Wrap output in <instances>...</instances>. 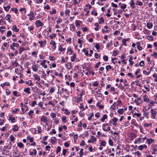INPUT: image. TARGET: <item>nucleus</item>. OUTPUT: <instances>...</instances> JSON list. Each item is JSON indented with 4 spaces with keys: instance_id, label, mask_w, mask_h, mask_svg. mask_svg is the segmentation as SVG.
Returning a JSON list of instances; mask_svg holds the SVG:
<instances>
[{
    "instance_id": "f257e3e1",
    "label": "nucleus",
    "mask_w": 157,
    "mask_h": 157,
    "mask_svg": "<svg viewBox=\"0 0 157 157\" xmlns=\"http://www.w3.org/2000/svg\"><path fill=\"white\" fill-rule=\"evenodd\" d=\"M47 117L44 115L42 116L40 118V121L41 122H43L46 123V124L47 125V122H48V120Z\"/></svg>"
},
{
    "instance_id": "f03ea898",
    "label": "nucleus",
    "mask_w": 157,
    "mask_h": 157,
    "mask_svg": "<svg viewBox=\"0 0 157 157\" xmlns=\"http://www.w3.org/2000/svg\"><path fill=\"white\" fill-rule=\"evenodd\" d=\"M151 117L153 119H155V116L156 115V114L157 113V112L155 111L154 109H152L151 110Z\"/></svg>"
},
{
    "instance_id": "7ed1b4c3",
    "label": "nucleus",
    "mask_w": 157,
    "mask_h": 157,
    "mask_svg": "<svg viewBox=\"0 0 157 157\" xmlns=\"http://www.w3.org/2000/svg\"><path fill=\"white\" fill-rule=\"evenodd\" d=\"M38 43L40 44V47L41 48H43L46 44V40H44V41L42 40L38 42Z\"/></svg>"
},
{
    "instance_id": "20e7f679",
    "label": "nucleus",
    "mask_w": 157,
    "mask_h": 157,
    "mask_svg": "<svg viewBox=\"0 0 157 157\" xmlns=\"http://www.w3.org/2000/svg\"><path fill=\"white\" fill-rule=\"evenodd\" d=\"M28 16L30 17L29 18V20L32 21L34 19V13L33 12L30 11V13L28 14Z\"/></svg>"
},
{
    "instance_id": "39448f33",
    "label": "nucleus",
    "mask_w": 157,
    "mask_h": 157,
    "mask_svg": "<svg viewBox=\"0 0 157 157\" xmlns=\"http://www.w3.org/2000/svg\"><path fill=\"white\" fill-rule=\"evenodd\" d=\"M38 66L37 64L33 65L32 66V70L35 72H36L38 70Z\"/></svg>"
},
{
    "instance_id": "423d86ee",
    "label": "nucleus",
    "mask_w": 157,
    "mask_h": 157,
    "mask_svg": "<svg viewBox=\"0 0 157 157\" xmlns=\"http://www.w3.org/2000/svg\"><path fill=\"white\" fill-rule=\"evenodd\" d=\"M63 45L62 44H60L59 45L58 48V50L60 51L61 52H65L66 50L65 48H63Z\"/></svg>"
},
{
    "instance_id": "0eeeda50",
    "label": "nucleus",
    "mask_w": 157,
    "mask_h": 157,
    "mask_svg": "<svg viewBox=\"0 0 157 157\" xmlns=\"http://www.w3.org/2000/svg\"><path fill=\"white\" fill-rule=\"evenodd\" d=\"M8 120L11 121L12 123H14L15 121V118L12 115H10L9 116Z\"/></svg>"
},
{
    "instance_id": "6e6552de",
    "label": "nucleus",
    "mask_w": 157,
    "mask_h": 157,
    "mask_svg": "<svg viewBox=\"0 0 157 157\" xmlns=\"http://www.w3.org/2000/svg\"><path fill=\"white\" fill-rule=\"evenodd\" d=\"M35 24L37 28L42 26L43 25V23L39 20H37L35 22Z\"/></svg>"
},
{
    "instance_id": "1a4fd4ad",
    "label": "nucleus",
    "mask_w": 157,
    "mask_h": 157,
    "mask_svg": "<svg viewBox=\"0 0 157 157\" xmlns=\"http://www.w3.org/2000/svg\"><path fill=\"white\" fill-rule=\"evenodd\" d=\"M143 100L144 101L149 102L150 101L147 95H145L143 96Z\"/></svg>"
},
{
    "instance_id": "9d476101",
    "label": "nucleus",
    "mask_w": 157,
    "mask_h": 157,
    "mask_svg": "<svg viewBox=\"0 0 157 157\" xmlns=\"http://www.w3.org/2000/svg\"><path fill=\"white\" fill-rule=\"evenodd\" d=\"M113 124L115 126H116L117 124V122L118 121V119L117 118L114 117L112 119Z\"/></svg>"
},
{
    "instance_id": "9b49d317",
    "label": "nucleus",
    "mask_w": 157,
    "mask_h": 157,
    "mask_svg": "<svg viewBox=\"0 0 157 157\" xmlns=\"http://www.w3.org/2000/svg\"><path fill=\"white\" fill-rule=\"evenodd\" d=\"M46 62L45 60H43L40 63V65L45 68H47V66L46 64Z\"/></svg>"
},
{
    "instance_id": "f8f14e48",
    "label": "nucleus",
    "mask_w": 157,
    "mask_h": 157,
    "mask_svg": "<svg viewBox=\"0 0 157 157\" xmlns=\"http://www.w3.org/2000/svg\"><path fill=\"white\" fill-rule=\"evenodd\" d=\"M33 76L34 78V79L35 80L37 81H40V78L37 74H35L33 75Z\"/></svg>"
},
{
    "instance_id": "ddd939ff",
    "label": "nucleus",
    "mask_w": 157,
    "mask_h": 157,
    "mask_svg": "<svg viewBox=\"0 0 157 157\" xmlns=\"http://www.w3.org/2000/svg\"><path fill=\"white\" fill-rule=\"evenodd\" d=\"M147 26L148 29H151L153 27V24L151 22H148L147 23Z\"/></svg>"
},
{
    "instance_id": "4468645a",
    "label": "nucleus",
    "mask_w": 157,
    "mask_h": 157,
    "mask_svg": "<svg viewBox=\"0 0 157 157\" xmlns=\"http://www.w3.org/2000/svg\"><path fill=\"white\" fill-rule=\"evenodd\" d=\"M76 54L75 53L71 56V62H73L74 61L75 59H76Z\"/></svg>"
},
{
    "instance_id": "2eb2a0df",
    "label": "nucleus",
    "mask_w": 157,
    "mask_h": 157,
    "mask_svg": "<svg viewBox=\"0 0 157 157\" xmlns=\"http://www.w3.org/2000/svg\"><path fill=\"white\" fill-rule=\"evenodd\" d=\"M67 50L68 52V54L69 55H71L73 52V51L71 50V48L70 47H68Z\"/></svg>"
},
{
    "instance_id": "dca6fc26",
    "label": "nucleus",
    "mask_w": 157,
    "mask_h": 157,
    "mask_svg": "<svg viewBox=\"0 0 157 157\" xmlns=\"http://www.w3.org/2000/svg\"><path fill=\"white\" fill-rule=\"evenodd\" d=\"M96 106H98L100 109H103L104 108V106L101 104L100 102H98L97 103Z\"/></svg>"
},
{
    "instance_id": "f3484780",
    "label": "nucleus",
    "mask_w": 157,
    "mask_h": 157,
    "mask_svg": "<svg viewBox=\"0 0 157 157\" xmlns=\"http://www.w3.org/2000/svg\"><path fill=\"white\" fill-rule=\"evenodd\" d=\"M154 141V140L151 138H148L147 139V142L148 144H150Z\"/></svg>"
},
{
    "instance_id": "a211bd4d",
    "label": "nucleus",
    "mask_w": 157,
    "mask_h": 157,
    "mask_svg": "<svg viewBox=\"0 0 157 157\" xmlns=\"http://www.w3.org/2000/svg\"><path fill=\"white\" fill-rule=\"evenodd\" d=\"M17 146L19 147L20 148H22L24 147V145L22 143L19 142L17 143Z\"/></svg>"
},
{
    "instance_id": "6ab92c4d",
    "label": "nucleus",
    "mask_w": 157,
    "mask_h": 157,
    "mask_svg": "<svg viewBox=\"0 0 157 157\" xmlns=\"http://www.w3.org/2000/svg\"><path fill=\"white\" fill-rule=\"evenodd\" d=\"M81 22L79 20H76L75 21V25L77 27H79L80 26Z\"/></svg>"
},
{
    "instance_id": "aec40b11",
    "label": "nucleus",
    "mask_w": 157,
    "mask_h": 157,
    "mask_svg": "<svg viewBox=\"0 0 157 157\" xmlns=\"http://www.w3.org/2000/svg\"><path fill=\"white\" fill-rule=\"evenodd\" d=\"M25 83L29 86H32L33 85L32 82L31 80H29L28 81H26L25 82Z\"/></svg>"
},
{
    "instance_id": "412c9836",
    "label": "nucleus",
    "mask_w": 157,
    "mask_h": 157,
    "mask_svg": "<svg viewBox=\"0 0 157 157\" xmlns=\"http://www.w3.org/2000/svg\"><path fill=\"white\" fill-rule=\"evenodd\" d=\"M151 149L154 151L157 152V147L155 145H153L151 147Z\"/></svg>"
},
{
    "instance_id": "4be33fe9",
    "label": "nucleus",
    "mask_w": 157,
    "mask_h": 157,
    "mask_svg": "<svg viewBox=\"0 0 157 157\" xmlns=\"http://www.w3.org/2000/svg\"><path fill=\"white\" fill-rule=\"evenodd\" d=\"M107 115L106 114H104L103 115V117L101 119V121L102 122H103L105 120L107 119Z\"/></svg>"
},
{
    "instance_id": "5701e85b",
    "label": "nucleus",
    "mask_w": 157,
    "mask_h": 157,
    "mask_svg": "<svg viewBox=\"0 0 157 157\" xmlns=\"http://www.w3.org/2000/svg\"><path fill=\"white\" fill-rule=\"evenodd\" d=\"M90 136L91 137V143H93L96 141V139L94 136L92 135H91Z\"/></svg>"
},
{
    "instance_id": "b1692460",
    "label": "nucleus",
    "mask_w": 157,
    "mask_h": 157,
    "mask_svg": "<svg viewBox=\"0 0 157 157\" xmlns=\"http://www.w3.org/2000/svg\"><path fill=\"white\" fill-rule=\"evenodd\" d=\"M30 90V89L29 87H27L24 89V91L28 94H30L31 92Z\"/></svg>"
},
{
    "instance_id": "393cba45",
    "label": "nucleus",
    "mask_w": 157,
    "mask_h": 157,
    "mask_svg": "<svg viewBox=\"0 0 157 157\" xmlns=\"http://www.w3.org/2000/svg\"><path fill=\"white\" fill-rule=\"evenodd\" d=\"M12 30L16 32H18L19 31V29L17 28L16 25H13V26Z\"/></svg>"
},
{
    "instance_id": "a878e982",
    "label": "nucleus",
    "mask_w": 157,
    "mask_h": 157,
    "mask_svg": "<svg viewBox=\"0 0 157 157\" xmlns=\"http://www.w3.org/2000/svg\"><path fill=\"white\" fill-rule=\"evenodd\" d=\"M124 112V110L123 108L119 109L117 110V113L120 114H122Z\"/></svg>"
},
{
    "instance_id": "bb28decb",
    "label": "nucleus",
    "mask_w": 157,
    "mask_h": 157,
    "mask_svg": "<svg viewBox=\"0 0 157 157\" xmlns=\"http://www.w3.org/2000/svg\"><path fill=\"white\" fill-rule=\"evenodd\" d=\"M20 11L21 12V13L23 14H25L26 13V9L25 8H20Z\"/></svg>"
},
{
    "instance_id": "cd10ccee",
    "label": "nucleus",
    "mask_w": 157,
    "mask_h": 157,
    "mask_svg": "<svg viewBox=\"0 0 157 157\" xmlns=\"http://www.w3.org/2000/svg\"><path fill=\"white\" fill-rule=\"evenodd\" d=\"M18 127L17 125H15L13 126V130L14 132H16L18 130Z\"/></svg>"
},
{
    "instance_id": "c85d7f7f",
    "label": "nucleus",
    "mask_w": 157,
    "mask_h": 157,
    "mask_svg": "<svg viewBox=\"0 0 157 157\" xmlns=\"http://www.w3.org/2000/svg\"><path fill=\"white\" fill-rule=\"evenodd\" d=\"M99 23L100 24H102L104 22V18L103 17H100L99 20Z\"/></svg>"
},
{
    "instance_id": "c756f323",
    "label": "nucleus",
    "mask_w": 157,
    "mask_h": 157,
    "mask_svg": "<svg viewBox=\"0 0 157 157\" xmlns=\"http://www.w3.org/2000/svg\"><path fill=\"white\" fill-rule=\"evenodd\" d=\"M19 109L17 108H16L13 109L12 111V113L13 114H14L17 113L19 111Z\"/></svg>"
},
{
    "instance_id": "7c9ffc66",
    "label": "nucleus",
    "mask_w": 157,
    "mask_h": 157,
    "mask_svg": "<svg viewBox=\"0 0 157 157\" xmlns=\"http://www.w3.org/2000/svg\"><path fill=\"white\" fill-rule=\"evenodd\" d=\"M56 13V10L54 8L52 9V10L50 11V13L51 15L55 14Z\"/></svg>"
},
{
    "instance_id": "2f4dec72",
    "label": "nucleus",
    "mask_w": 157,
    "mask_h": 157,
    "mask_svg": "<svg viewBox=\"0 0 157 157\" xmlns=\"http://www.w3.org/2000/svg\"><path fill=\"white\" fill-rule=\"evenodd\" d=\"M108 143H109V144L110 146H113L114 143H113V141L111 139H109V140L108 141Z\"/></svg>"
},
{
    "instance_id": "473e14b6",
    "label": "nucleus",
    "mask_w": 157,
    "mask_h": 157,
    "mask_svg": "<svg viewBox=\"0 0 157 157\" xmlns=\"http://www.w3.org/2000/svg\"><path fill=\"white\" fill-rule=\"evenodd\" d=\"M44 103L43 101H40L38 103V105L39 106L41 107V108L44 109V108L43 107Z\"/></svg>"
},
{
    "instance_id": "72a5a7b5",
    "label": "nucleus",
    "mask_w": 157,
    "mask_h": 157,
    "mask_svg": "<svg viewBox=\"0 0 157 157\" xmlns=\"http://www.w3.org/2000/svg\"><path fill=\"white\" fill-rule=\"evenodd\" d=\"M27 140L29 141L30 142H33V138L32 137H30L29 136H28L27 137Z\"/></svg>"
},
{
    "instance_id": "f704fd0d",
    "label": "nucleus",
    "mask_w": 157,
    "mask_h": 157,
    "mask_svg": "<svg viewBox=\"0 0 157 157\" xmlns=\"http://www.w3.org/2000/svg\"><path fill=\"white\" fill-rule=\"evenodd\" d=\"M67 117L65 116H63L61 117V120L63 123H66L67 122Z\"/></svg>"
},
{
    "instance_id": "c9c22d12",
    "label": "nucleus",
    "mask_w": 157,
    "mask_h": 157,
    "mask_svg": "<svg viewBox=\"0 0 157 157\" xmlns=\"http://www.w3.org/2000/svg\"><path fill=\"white\" fill-rule=\"evenodd\" d=\"M70 30L72 31H74L75 30V26L73 25H71L70 26Z\"/></svg>"
},
{
    "instance_id": "e433bc0d",
    "label": "nucleus",
    "mask_w": 157,
    "mask_h": 157,
    "mask_svg": "<svg viewBox=\"0 0 157 157\" xmlns=\"http://www.w3.org/2000/svg\"><path fill=\"white\" fill-rule=\"evenodd\" d=\"M136 5L139 6H141L143 5V2L137 0L136 2Z\"/></svg>"
},
{
    "instance_id": "4c0bfd02",
    "label": "nucleus",
    "mask_w": 157,
    "mask_h": 157,
    "mask_svg": "<svg viewBox=\"0 0 157 157\" xmlns=\"http://www.w3.org/2000/svg\"><path fill=\"white\" fill-rule=\"evenodd\" d=\"M100 144L101 146H105L106 143L105 141L104 140H101L100 143Z\"/></svg>"
},
{
    "instance_id": "58836bf2",
    "label": "nucleus",
    "mask_w": 157,
    "mask_h": 157,
    "mask_svg": "<svg viewBox=\"0 0 157 157\" xmlns=\"http://www.w3.org/2000/svg\"><path fill=\"white\" fill-rule=\"evenodd\" d=\"M5 18L6 20L9 21L11 18V15L9 14H8L6 16Z\"/></svg>"
},
{
    "instance_id": "ea45409f",
    "label": "nucleus",
    "mask_w": 157,
    "mask_h": 157,
    "mask_svg": "<svg viewBox=\"0 0 157 157\" xmlns=\"http://www.w3.org/2000/svg\"><path fill=\"white\" fill-rule=\"evenodd\" d=\"M15 72L18 75H20L21 71L18 68H16L15 70Z\"/></svg>"
},
{
    "instance_id": "a19ab883",
    "label": "nucleus",
    "mask_w": 157,
    "mask_h": 157,
    "mask_svg": "<svg viewBox=\"0 0 157 157\" xmlns=\"http://www.w3.org/2000/svg\"><path fill=\"white\" fill-rule=\"evenodd\" d=\"M50 115L51 117L53 119L56 117V115L55 113H50Z\"/></svg>"
},
{
    "instance_id": "79ce46f5",
    "label": "nucleus",
    "mask_w": 157,
    "mask_h": 157,
    "mask_svg": "<svg viewBox=\"0 0 157 157\" xmlns=\"http://www.w3.org/2000/svg\"><path fill=\"white\" fill-rule=\"evenodd\" d=\"M123 82L124 86H127L128 87L129 86V85L127 83V81L126 79L124 80Z\"/></svg>"
},
{
    "instance_id": "37998d69",
    "label": "nucleus",
    "mask_w": 157,
    "mask_h": 157,
    "mask_svg": "<svg viewBox=\"0 0 157 157\" xmlns=\"http://www.w3.org/2000/svg\"><path fill=\"white\" fill-rule=\"evenodd\" d=\"M152 125V124L151 123L147 124V123H146L144 124V126H145V127H148L149 126H150V127H151Z\"/></svg>"
},
{
    "instance_id": "c03bdc74",
    "label": "nucleus",
    "mask_w": 157,
    "mask_h": 157,
    "mask_svg": "<svg viewBox=\"0 0 157 157\" xmlns=\"http://www.w3.org/2000/svg\"><path fill=\"white\" fill-rule=\"evenodd\" d=\"M37 54V52L34 51L32 52V55L34 57H36Z\"/></svg>"
},
{
    "instance_id": "a18cd8bd",
    "label": "nucleus",
    "mask_w": 157,
    "mask_h": 157,
    "mask_svg": "<svg viewBox=\"0 0 157 157\" xmlns=\"http://www.w3.org/2000/svg\"><path fill=\"white\" fill-rule=\"evenodd\" d=\"M10 7V5H8L7 6H4V9L6 11H8Z\"/></svg>"
},
{
    "instance_id": "49530a36",
    "label": "nucleus",
    "mask_w": 157,
    "mask_h": 157,
    "mask_svg": "<svg viewBox=\"0 0 157 157\" xmlns=\"http://www.w3.org/2000/svg\"><path fill=\"white\" fill-rule=\"evenodd\" d=\"M137 141L138 142H141L142 143L144 142V141L142 140V138H136Z\"/></svg>"
},
{
    "instance_id": "de8ad7c7",
    "label": "nucleus",
    "mask_w": 157,
    "mask_h": 157,
    "mask_svg": "<svg viewBox=\"0 0 157 157\" xmlns=\"http://www.w3.org/2000/svg\"><path fill=\"white\" fill-rule=\"evenodd\" d=\"M49 37L51 39H52L56 37V35L55 33H52L49 36Z\"/></svg>"
},
{
    "instance_id": "09e8293b",
    "label": "nucleus",
    "mask_w": 157,
    "mask_h": 157,
    "mask_svg": "<svg viewBox=\"0 0 157 157\" xmlns=\"http://www.w3.org/2000/svg\"><path fill=\"white\" fill-rule=\"evenodd\" d=\"M147 39L150 40H153V38L151 36H147Z\"/></svg>"
},
{
    "instance_id": "8fccbe9b",
    "label": "nucleus",
    "mask_w": 157,
    "mask_h": 157,
    "mask_svg": "<svg viewBox=\"0 0 157 157\" xmlns=\"http://www.w3.org/2000/svg\"><path fill=\"white\" fill-rule=\"evenodd\" d=\"M24 50V48L21 47H20L19 49V53L20 54H21L22 53V52Z\"/></svg>"
},
{
    "instance_id": "3c124183",
    "label": "nucleus",
    "mask_w": 157,
    "mask_h": 157,
    "mask_svg": "<svg viewBox=\"0 0 157 157\" xmlns=\"http://www.w3.org/2000/svg\"><path fill=\"white\" fill-rule=\"evenodd\" d=\"M11 45L14 47H18L19 46V44L17 43H13Z\"/></svg>"
},
{
    "instance_id": "603ef678",
    "label": "nucleus",
    "mask_w": 157,
    "mask_h": 157,
    "mask_svg": "<svg viewBox=\"0 0 157 157\" xmlns=\"http://www.w3.org/2000/svg\"><path fill=\"white\" fill-rule=\"evenodd\" d=\"M11 35L12 32L10 30H9L7 32L6 36L7 37H9Z\"/></svg>"
},
{
    "instance_id": "864d4df0",
    "label": "nucleus",
    "mask_w": 157,
    "mask_h": 157,
    "mask_svg": "<svg viewBox=\"0 0 157 157\" xmlns=\"http://www.w3.org/2000/svg\"><path fill=\"white\" fill-rule=\"evenodd\" d=\"M37 129H38V133L39 134H40L41 132V128L40 126H38L37 127Z\"/></svg>"
},
{
    "instance_id": "5fc2aeb1",
    "label": "nucleus",
    "mask_w": 157,
    "mask_h": 157,
    "mask_svg": "<svg viewBox=\"0 0 157 157\" xmlns=\"http://www.w3.org/2000/svg\"><path fill=\"white\" fill-rule=\"evenodd\" d=\"M141 67L143 66L144 65L145 63H144V62L143 60L141 61L139 63Z\"/></svg>"
},
{
    "instance_id": "6e6d98bb",
    "label": "nucleus",
    "mask_w": 157,
    "mask_h": 157,
    "mask_svg": "<svg viewBox=\"0 0 157 157\" xmlns=\"http://www.w3.org/2000/svg\"><path fill=\"white\" fill-rule=\"evenodd\" d=\"M5 123V121L4 119H0V125H3Z\"/></svg>"
},
{
    "instance_id": "4d7b16f0",
    "label": "nucleus",
    "mask_w": 157,
    "mask_h": 157,
    "mask_svg": "<svg viewBox=\"0 0 157 157\" xmlns=\"http://www.w3.org/2000/svg\"><path fill=\"white\" fill-rule=\"evenodd\" d=\"M83 149H81L80 151V154H79V157H82V156L83 155Z\"/></svg>"
},
{
    "instance_id": "13d9d810",
    "label": "nucleus",
    "mask_w": 157,
    "mask_h": 157,
    "mask_svg": "<svg viewBox=\"0 0 157 157\" xmlns=\"http://www.w3.org/2000/svg\"><path fill=\"white\" fill-rule=\"evenodd\" d=\"M61 147L60 146H58L57 148L56 153H58L59 152L61 151Z\"/></svg>"
},
{
    "instance_id": "bf43d9fd",
    "label": "nucleus",
    "mask_w": 157,
    "mask_h": 157,
    "mask_svg": "<svg viewBox=\"0 0 157 157\" xmlns=\"http://www.w3.org/2000/svg\"><path fill=\"white\" fill-rule=\"evenodd\" d=\"M10 140H11V141L12 142H13V141L15 139V138L13 136V135H11L10 136Z\"/></svg>"
},
{
    "instance_id": "052dcab7",
    "label": "nucleus",
    "mask_w": 157,
    "mask_h": 157,
    "mask_svg": "<svg viewBox=\"0 0 157 157\" xmlns=\"http://www.w3.org/2000/svg\"><path fill=\"white\" fill-rule=\"evenodd\" d=\"M103 59L105 61H107L108 60V57L106 55H104L103 56Z\"/></svg>"
},
{
    "instance_id": "680f3d73",
    "label": "nucleus",
    "mask_w": 157,
    "mask_h": 157,
    "mask_svg": "<svg viewBox=\"0 0 157 157\" xmlns=\"http://www.w3.org/2000/svg\"><path fill=\"white\" fill-rule=\"evenodd\" d=\"M70 12V10L69 9H67L65 11V13L66 15H68Z\"/></svg>"
},
{
    "instance_id": "e2e57ef3",
    "label": "nucleus",
    "mask_w": 157,
    "mask_h": 157,
    "mask_svg": "<svg viewBox=\"0 0 157 157\" xmlns=\"http://www.w3.org/2000/svg\"><path fill=\"white\" fill-rule=\"evenodd\" d=\"M99 45V44L98 43L96 44L95 45V47L97 50H99L100 49V47Z\"/></svg>"
},
{
    "instance_id": "0e129e2a",
    "label": "nucleus",
    "mask_w": 157,
    "mask_h": 157,
    "mask_svg": "<svg viewBox=\"0 0 157 157\" xmlns=\"http://www.w3.org/2000/svg\"><path fill=\"white\" fill-rule=\"evenodd\" d=\"M50 44L51 45H56V43L53 40H52L50 42Z\"/></svg>"
},
{
    "instance_id": "69168bd1",
    "label": "nucleus",
    "mask_w": 157,
    "mask_h": 157,
    "mask_svg": "<svg viewBox=\"0 0 157 157\" xmlns=\"http://www.w3.org/2000/svg\"><path fill=\"white\" fill-rule=\"evenodd\" d=\"M83 51L85 53V54L86 56H88V51L86 50V49L84 48L83 50Z\"/></svg>"
},
{
    "instance_id": "338daca9",
    "label": "nucleus",
    "mask_w": 157,
    "mask_h": 157,
    "mask_svg": "<svg viewBox=\"0 0 157 157\" xmlns=\"http://www.w3.org/2000/svg\"><path fill=\"white\" fill-rule=\"evenodd\" d=\"M55 91V89L53 87H51L49 90V92L50 93H52L54 92Z\"/></svg>"
},
{
    "instance_id": "774afa93",
    "label": "nucleus",
    "mask_w": 157,
    "mask_h": 157,
    "mask_svg": "<svg viewBox=\"0 0 157 157\" xmlns=\"http://www.w3.org/2000/svg\"><path fill=\"white\" fill-rule=\"evenodd\" d=\"M34 29V26L33 25L28 27V29L29 30L32 31Z\"/></svg>"
}]
</instances>
